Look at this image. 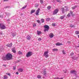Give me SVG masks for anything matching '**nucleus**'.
<instances>
[{
	"instance_id": "nucleus-1",
	"label": "nucleus",
	"mask_w": 79,
	"mask_h": 79,
	"mask_svg": "<svg viewBox=\"0 0 79 79\" xmlns=\"http://www.w3.org/2000/svg\"><path fill=\"white\" fill-rule=\"evenodd\" d=\"M12 57H13L12 55L10 53H8L6 54L5 56L3 57L2 59L3 60H12Z\"/></svg>"
},
{
	"instance_id": "nucleus-2",
	"label": "nucleus",
	"mask_w": 79,
	"mask_h": 79,
	"mask_svg": "<svg viewBox=\"0 0 79 79\" xmlns=\"http://www.w3.org/2000/svg\"><path fill=\"white\" fill-rule=\"evenodd\" d=\"M44 27L45 28V29L44 30V32H46V31H48L50 29L49 26L47 25H45L44 26Z\"/></svg>"
},
{
	"instance_id": "nucleus-3",
	"label": "nucleus",
	"mask_w": 79,
	"mask_h": 79,
	"mask_svg": "<svg viewBox=\"0 0 79 79\" xmlns=\"http://www.w3.org/2000/svg\"><path fill=\"white\" fill-rule=\"evenodd\" d=\"M48 51H45L44 53V56H45L46 58L48 57Z\"/></svg>"
},
{
	"instance_id": "nucleus-4",
	"label": "nucleus",
	"mask_w": 79,
	"mask_h": 79,
	"mask_svg": "<svg viewBox=\"0 0 79 79\" xmlns=\"http://www.w3.org/2000/svg\"><path fill=\"white\" fill-rule=\"evenodd\" d=\"M32 55V52H29L27 53V54L26 56H27V57H29L30 56H31Z\"/></svg>"
},
{
	"instance_id": "nucleus-5",
	"label": "nucleus",
	"mask_w": 79,
	"mask_h": 79,
	"mask_svg": "<svg viewBox=\"0 0 79 79\" xmlns=\"http://www.w3.org/2000/svg\"><path fill=\"white\" fill-rule=\"evenodd\" d=\"M40 8H38V10H37L36 11L35 13V15L36 16H39V13H40Z\"/></svg>"
},
{
	"instance_id": "nucleus-6",
	"label": "nucleus",
	"mask_w": 79,
	"mask_h": 79,
	"mask_svg": "<svg viewBox=\"0 0 79 79\" xmlns=\"http://www.w3.org/2000/svg\"><path fill=\"white\" fill-rule=\"evenodd\" d=\"M1 29H5L6 28V27L5 26L2 25V24H1V26H0Z\"/></svg>"
},
{
	"instance_id": "nucleus-7",
	"label": "nucleus",
	"mask_w": 79,
	"mask_h": 79,
	"mask_svg": "<svg viewBox=\"0 0 79 79\" xmlns=\"http://www.w3.org/2000/svg\"><path fill=\"white\" fill-rule=\"evenodd\" d=\"M59 11V10L58 9H56L53 12V14L54 15H56L58 12V11Z\"/></svg>"
},
{
	"instance_id": "nucleus-8",
	"label": "nucleus",
	"mask_w": 79,
	"mask_h": 79,
	"mask_svg": "<svg viewBox=\"0 0 79 79\" xmlns=\"http://www.w3.org/2000/svg\"><path fill=\"white\" fill-rule=\"evenodd\" d=\"M77 73V72H76V71L74 70H71L70 71L71 74H76Z\"/></svg>"
},
{
	"instance_id": "nucleus-9",
	"label": "nucleus",
	"mask_w": 79,
	"mask_h": 79,
	"mask_svg": "<svg viewBox=\"0 0 79 79\" xmlns=\"http://www.w3.org/2000/svg\"><path fill=\"white\" fill-rule=\"evenodd\" d=\"M43 73L44 76H46L47 75V73H46V69H43Z\"/></svg>"
},
{
	"instance_id": "nucleus-10",
	"label": "nucleus",
	"mask_w": 79,
	"mask_h": 79,
	"mask_svg": "<svg viewBox=\"0 0 79 79\" xmlns=\"http://www.w3.org/2000/svg\"><path fill=\"white\" fill-rule=\"evenodd\" d=\"M49 36L50 38H53L54 36V35L53 33H50L49 34Z\"/></svg>"
},
{
	"instance_id": "nucleus-11",
	"label": "nucleus",
	"mask_w": 79,
	"mask_h": 79,
	"mask_svg": "<svg viewBox=\"0 0 79 79\" xmlns=\"http://www.w3.org/2000/svg\"><path fill=\"white\" fill-rule=\"evenodd\" d=\"M12 52L14 53H16V48H14L12 49Z\"/></svg>"
},
{
	"instance_id": "nucleus-12",
	"label": "nucleus",
	"mask_w": 79,
	"mask_h": 79,
	"mask_svg": "<svg viewBox=\"0 0 79 79\" xmlns=\"http://www.w3.org/2000/svg\"><path fill=\"white\" fill-rule=\"evenodd\" d=\"M56 46H60V45H63V44L61 43H60L58 42L56 44Z\"/></svg>"
},
{
	"instance_id": "nucleus-13",
	"label": "nucleus",
	"mask_w": 79,
	"mask_h": 79,
	"mask_svg": "<svg viewBox=\"0 0 79 79\" xmlns=\"http://www.w3.org/2000/svg\"><path fill=\"white\" fill-rule=\"evenodd\" d=\"M12 43H11L10 44H8L6 45L7 47H12Z\"/></svg>"
},
{
	"instance_id": "nucleus-14",
	"label": "nucleus",
	"mask_w": 79,
	"mask_h": 79,
	"mask_svg": "<svg viewBox=\"0 0 79 79\" xmlns=\"http://www.w3.org/2000/svg\"><path fill=\"white\" fill-rule=\"evenodd\" d=\"M31 36L29 35L27 36V40H31Z\"/></svg>"
},
{
	"instance_id": "nucleus-15",
	"label": "nucleus",
	"mask_w": 79,
	"mask_h": 79,
	"mask_svg": "<svg viewBox=\"0 0 79 79\" xmlns=\"http://www.w3.org/2000/svg\"><path fill=\"white\" fill-rule=\"evenodd\" d=\"M42 34V32L41 31H37V35H39L40 34Z\"/></svg>"
},
{
	"instance_id": "nucleus-16",
	"label": "nucleus",
	"mask_w": 79,
	"mask_h": 79,
	"mask_svg": "<svg viewBox=\"0 0 79 79\" xmlns=\"http://www.w3.org/2000/svg\"><path fill=\"white\" fill-rule=\"evenodd\" d=\"M18 71H19V72H23V69H18Z\"/></svg>"
},
{
	"instance_id": "nucleus-17",
	"label": "nucleus",
	"mask_w": 79,
	"mask_h": 79,
	"mask_svg": "<svg viewBox=\"0 0 79 79\" xmlns=\"http://www.w3.org/2000/svg\"><path fill=\"white\" fill-rule=\"evenodd\" d=\"M61 10L63 13H64V8L63 7H62L61 8Z\"/></svg>"
},
{
	"instance_id": "nucleus-18",
	"label": "nucleus",
	"mask_w": 79,
	"mask_h": 79,
	"mask_svg": "<svg viewBox=\"0 0 79 79\" xmlns=\"http://www.w3.org/2000/svg\"><path fill=\"white\" fill-rule=\"evenodd\" d=\"M35 10H32L31 11V14H32V13H34V12H35Z\"/></svg>"
},
{
	"instance_id": "nucleus-19",
	"label": "nucleus",
	"mask_w": 79,
	"mask_h": 79,
	"mask_svg": "<svg viewBox=\"0 0 79 79\" xmlns=\"http://www.w3.org/2000/svg\"><path fill=\"white\" fill-rule=\"evenodd\" d=\"M65 16V15H63L61 17H60V18L61 19H63L64 18Z\"/></svg>"
},
{
	"instance_id": "nucleus-20",
	"label": "nucleus",
	"mask_w": 79,
	"mask_h": 79,
	"mask_svg": "<svg viewBox=\"0 0 79 79\" xmlns=\"http://www.w3.org/2000/svg\"><path fill=\"white\" fill-rule=\"evenodd\" d=\"M58 50L57 48L56 49H52L53 52H57Z\"/></svg>"
},
{
	"instance_id": "nucleus-21",
	"label": "nucleus",
	"mask_w": 79,
	"mask_h": 79,
	"mask_svg": "<svg viewBox=\"0 0 79 79\" xmlns=\"http://www.w3.org/2000/svg\"><path fill=\"white\" fill-rule=\"evenodd\" d=\"M70 27H75V26L74 25L71 24L70 25Z\"/></svg>"
},
{
	"instance_id": "nucleus-22",
	"label": "nucleus",
	"mask_w": 79,
	"mask_h": 79,
	"mask_svg": "<svg viewBox=\"0 0 79 79\" xmlns=\"http://www.w3.org/2000/svg\"><path fill=\"white\" fill-rule=\"evenodd\" d=\"M62 52L63 55H66V52H64V50H63Z\"/></svg>"
},
{
	"instance_id": "nucleus-23",
	"label": "nucleus",
	"mask_w": 79,
	"mask_h": 79,
	"mask_svg": "<svg viewBox=\"0 0 79 79\" xmlns=\"http://www.w3.org/2000/svg\"><path fill=\"white\" fill-rule=\"evenodd\" d=\"M8 79V76L6 75H4V79Z\"/></svg>"
},
{
	"instance_id": "nucleus-24",
	"label": "nucleus",
	"mask_w": 79,
	"mask_h": 79,
	"mask_svg": "<svg viewBox=\"0 0 79 79\" xmlns=\"http://www.w3.org/2000/svg\"><path fill=\"white\" fill-rule=\"evenodd\" d=\"M47 8L48 10H50V9H51V6H49L47 7Z\"/></svg>"
},
{
	"instance_id": "nucleus-25",
	"label": "nucleus",
	"mask_w": 79,
	"mask_h": 79,
	"mask_svg": "<svg viewBox=\"0 0 79 79\" xmlns=\"http://www.w3.org/2000/svg\"><path fill=\"white\" fill-rule=\"evenodd\" d=\"M27 7V5L24 6L21 9V10H23V9H25Z\"/></svg>"
},
{
	"instance_id": "nucleus-26",
	"label": "nucleus",
	"mask_w": 79,
	"mask_h": 79,
	"mask_svg": "<svg viewBox=\"0 0 79 79\" xmlns=\"http://www.w3.org/2000/svg\"><path fill=\"white\" fill-rule=\"evenodd\" d=\"M76 7H77V6H76L72 7V8L73 10H74V9H76Z\"/></svg>"
},
{
	"instance_id": "nucleus-27",
	"label": "nucleus",
	"mask_w": 79,
	"mask_h": 79,
	"mask_svg": "<svg viewBox=\"0 0 79 79\" xmlns=\"http://www.w3.org/2000/svg\"><path fill=\"white\" fill-rule=\"evenodd\" d=\"M41 21L42 23H44V19H41Z\"/></svg>"
},
{
	"instance_id": "nucleus-28",
	"label": "nucleus",
	"mask_w": 79,
	"mask_h": 79,
	"mask_svg": "<svg viewBox=\"0 0 79 79\" xmlns=\"http://www.w3.org/2000/svg\"><path fill=\"white\" fill-rule=\"evenodd\" d=\"M79 34V31H75V34H77V35Z\"/></svg>"
},
{
	"instance_id": "nucleus-29",
	"label": "nucleus",
	"mask_w": 79,
	"mask_h": 79,
	"mask_svg": "<svg viewBox=\"0 0 79 79\" xmlns=\"http://www.w3.org/2000/svg\"><path fill=\"white\" fill-rule=\"evenodd\" d=\"M50 18H47L46 19V21H50Z\"/></svg>"
},
{
	"instance_id": "nucleus-30",
	"label": "nucleus",
	"mask_w": 79,
	"mask_h": 79,
	"mask_svg": "<svg viewBox=\"0 0 79 79\" xmlns=\"http://www.w3.org/2000/svg\"><path fill=\"white\" fill-rule=\"evenodd\" d=\"M38 6H39V4H38V3H36L35 4V7L36 8H37V7H38Z\"/></svg>"
},
{
	"instance_id": "nucleus-31",
	"label": "nucleus",
	"mask_w": 79,
	"mask_h": 79,
	"mask_svg": "<svg viewBox=\"0 0 79 79\" xmlns=\"http://www.w3.org/2000/svg\"><path fill=\"white\" fill-rule=\"evenodd\" d=\"M12 36H13V37H15V36L16 35L15 34V33H12Z\"/></svg>"
},
{
	"instance_id": "nucleus-32",
	"label": "nucleus",
	"mask_w": 79,
	"mask_h": 79,
	"mask_svg": "<svg viewBox=\"0 0 79 79\" xmlns=\"http://www.w3.org/2000/svg\"><path fill=\"white\" fill-rule=\"evenodd\" d=\"M40 3L41 4H43L44 3V2L43 1V0H40Z\"/></svg>"
},
{
	"instance_id": "nucleus-33",
	"label": "nucleus",
	"mask_w": 79,
	"mask_h": 79,
	"mask_svg": "<svg viewBox=\"0 0 79 79\" xmlns=\"http://www.w3.org/2000/svg\"><path fill=\"white\" fill-rule=\"evenodd\" d=\"M37 77V78H38V79H40L41 78V76H40V75H38Z\"/></svg>"
},
{
	"instance_id": "nucleus-34",
	"label": "nucleus",
	"mask_w": 79,
	"mask_h": 79,
	"mask_svg": "<svg viewBox=\"0 0 79 79\" xmlns=\"http://www.w3.org/2000/svg\"><path fill=\"white\" fill-rule=\"evenodd\" d=\"M54 79H63V78H59L58 77H56L54 78Z\"/></svg>"
},
{
	"instance_id": "nucleus-35",
	"label": "nucleus",
	"mask_w": 79,
	"mask_h": 79,
	"mask_svg": "<svg viewBox=\"0 0 79 79\" xmlns=\"http://www.w3.org/2000/svg\"><path fill=\"white\" fill-rule=\"evenodd\" d=\"M5 14L6 15H7V16H9V15H10V14H9L8 13H7L6 12H5Z\"/></svg>"
},
{
	"instance_id": "nucleus-36",
	"label": "nucleus",
	"mask_w": 79,
	"mask_h": 79,
	"mask_svg": "<svg viewBox=\"0 0 79 79\" xmlns=\"http://www.w3.org/2000/svg\"><path fill=\"white\" fill-rule=\"evenodd\" d=\"M52 26H56V24L55 23H53L52 24Z\"/></svg>"
},
{
	"instance_id": "nucleus-37",
	"label": "nucleus",
	"mask_w": 79,
	"mask_h": 79,
	"mask_svg": "<svg viewBox=\"0 0 79 79\" xmlns=\"http://www.w3.org/2000/svg\"><path fill=\"white\" fill-rule=\"evenodd\" d=\"M18 53V54H19V55H21V54H22V52H21L20 51H19Z\"/></svg>"
},
{
	"instance_id": "nucleus-38",
	"label": "nucleus",
	"mask_w": 79,
	"mask_h": 79,
	"mask_svg": "<svg viewBox=\"0 0 79 79\" xmlns=\"http://www.w3.org/2000/svg\"><path fill=\"white\" fill-rule=\"evenodd\" d=\"M38 40H39V41H41V40H42V39H41L40 38H38Z\"/></svg>"
},
{
	"instance_id": "nucleus-39",
	"label": "nucleus",
	"mask_w": 79,
	"mask_h": 79,
	"mask_svg": "<svg viewBox=\"0 0 79 79\" xmlns=\"http://www.w3.org/2000/svg\"><path fill=\"white\" fill-rule=\"evenodd\" d=\"M37 21L38 23L39 24H40V20H37Z\"/></svg>"
},
{
	"instance_id": "nucleus-40",
	"label": "nucleus",
	"mask_w": 79,
	"mask_h": 79,
	"mask_svg": "<svg viewBox=\"0 0 79 79\" xmlns=\"http://www.w3.org/2000/svg\"><path fill=\"white\" fill-rule=\"evenodd\" d=\"M70 55L71 56H73V55H74V53H73V52H71V53H70Z\"/></svg>"
},
{
	"instance_id": "nucleus-41",
	"label": "nucleus",
	"mask_w": 79,
	"mask_h": 79,
	"mask_svg": "<svg viewBox=\"0 0 79 79\" xmlns=\"http://www.w3.org/2000/svg\"><path fill=\"white\" fill-rule=\"evenodd\" d=\"M13 69H14V70H15L16 69V67L13 66Z\"/></svg>"
},
{
	"instance_id": "nucleus-42",
	"label": "nucleus",
	"mask_w": 79,
	"mask_h": 79,
	"mask_svg": "<svg viewBox=\"0 0 79 79\" xmlns=\"http://www.w3.org/2000/svg\"><path fill=\"white\" fill-rule=\"evenodd\" d=\"M70 16V13H69V14L67 15V16H68V17H69Z\"/></svg>"
},
{
	"instance_id": "nucleus-43",
	"label": "nucleus",
	"mask_w": 79,
	"mask_h": 79,
	"mask_svg": "<svg viewBox=\"0 0 79 79\" xmlns=\"http://www.w3.org/2000/svg\"><path fill=\"white\" fill-rule=\"evenodd\" d=\"M57 2H61V1L60 0H56Z\"/></svg>"
},
{
	"instance_id": "nucleus-44",
	"label": "nucleus",
	"mask_w": 79,
	"mask_h": 79,
	"mask_svg": "<svg viewBox=\"0 0 79 79\" xmlns=\"http://www.w3.org/2000/svg\"><path fill=\"white\" fill-rule=\"evenodd\" d=\"M33 27H35L36 26V24L34 23L33 25Z\"/></svg>"
},
{
	"instance_id": "nucleus-45",
	"label": "nucleus",
	"mask_w": 79,
	"mask_h": 79,
	"mask_svg": "<svg viewBox=\"0 0 79 79\" xmlns=\"http://www.w3.org/2000/svg\"><path fill=\"white\" fill-rule=\"evenodd\" d=\"M63 71H64V73H66V71H67V70H63Z\"/></svg>"
},
{
	"instance_id": "nucleus-46",
	"label": "nucleus",
	"mask_w": 79,
	"mask_h": 79,
	"mask_svg": "<svg viewBox=\"0 0 79 79\" xmlns=\"http://www.w3.org/2000/svg\"><path fill=\"white\" fill-rule=\"evenodd\" d=\"M3 15H0V18H3Z\"/></svg>"
},
{
	"instance_id": "nucleus-47",
	"label": "nucleus",
	"mask_w": 79,
	"mask_h": 79,
	"mask_svg": "<svg viewBox=\"0 0 79 79\" xmlns=\"http://www.w3.org/2000/svg\"><path fill=\"white\" fill-rule=\"evenodd\" d=\"M70 12L71 15H73V12H72V11H70Z\"/></svg>"
},
{
	"instance_id": "nucleus-48",
	"label": "nucleus",
	"mask_w": 79,
	"mask_h": 79,
	"mask_svg": "<svg viewBox=\"0 0 79 79\" xmlns=\"http://www.w3.org/2000/svg\"><path fill=\"white\" fill-rule=\"evenodd\" d=\"M7 75L10 76L11 75V74H10V73H8L7 74Z\"/></svg>"
},
{
	"instance_id": "nucleus-49",
	"label": "nucleus",
	"mask_w": 79,
	"mask_h": 79,
	"mask_svg": "<svg viewBox=\"0 0 79 79\" xmlns=\"http://www.w3.org/2000/svg\"><path fill=\"white\" fill-rule=\"evenodd\" d=\"M16 74L18 75L19 74V73H18V72H16Z\"/></svg>"
},
{
	"instance_id": "nucleus-50",
	"label": "nucleus",
	"mask_w": 79,
	"mask_h": 79,
	"mask_svg": "<svg viewBox=\"0 0 79 79\" xmlns=\"http://www.w3.org/2000/svg\"><path fill=\"white\" fill-rule=\"evenodd\" d=\"M68 43L69 44H70V43H71V42L70 41H68Z\"/></svg>"
},
{
	"instance_id": "nucleus-51",
	"label": "nucleus",
	"mask_w": 79,
	"mask_h": 79,
	"mask_svg": "<svg viewBox=\"0 0 79 79\" xmlns=\"http://www.w3.org/2000/svg\"><path fill=\"white\" fill-rule=\"evenodd\" d=\"M8 0H4V2H7Z\"/></svg>"
},
{
	"instance_id": "nucleus-52",
	"label": "nucleus",
	"mask_w": 79,
	"mask_h": 79,
	"mask_svg": "<svg viewBox=\"0 0 79 79\" xmlns=\"http://www.w3.org/2000/svg\"><path fill=\"white\" fill-rule=\"evenodd\" d=\"M10 21V19H9L7 20V21Z\"/></svg>"
},
{
	"instance_id": "nucleus-53",
	"label": "nucleus",
	"mask_w": 79,
	"mask_h": 79,
	"mask_svg": "<svg viewBox=\"0 0 79 79\" xmlns=\"http://www.w3.org/2000/svg\"><path fill=\"white\" fill-rule=\"evenodd\" d=\"M5 66V67H6V65H3L2 66Z\"/></svg>"
},
{
	"instance_id": "nucleus-54",
	"label": "nucleus",
	"mask_w": 79,
	"mask_h": 79,
	"mask_svg": "<svg viewBox=\"0 0 79 79\" xmlns=\"http://www.w3.org/2000/svg\"><path fill=\"white\" fill-rule=\"evenodd\" d=\"M0 34H1V35H2V33L1 32L0 33Z\"/></svg>"
},
{
	"instance_id": "nucleus-55",
	"label": "nucleus",
	"mask_w": 79,
	"mask_h": 79,
	"mask_svg": "<svg viewBox=\"0 0 79 79\" xmlns=\"http://www.w3.org/2000/svg\"><path fill=\"white\" fill-rule=\"evenodd\" d=\"M10 6H9L7 7V8H10Z\"/></svg>"
},
{
	"instance_id": "nucleus-56",
	"label": "nucleus",
	"mask_w": 79,
	"mask_h": 79,
	"mask_svg": "<svg viewBox=\"0 0 79 79\" xmlns=\"http://www.w3.org/2000/svg\"><path fill=\"white\" fill-rule=\"evenodd\" d=\"M78 55H79V54H78Z\"/></svg>"
}]
</instances>
